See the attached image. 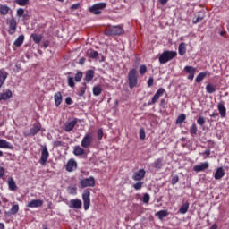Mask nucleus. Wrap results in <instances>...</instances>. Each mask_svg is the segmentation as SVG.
<instances>
[{
  "label": "nucleus",
  "mask_w": 229,
  "mask_h": 229,
  "mask_svg": "<svg viewBox=\"0 0 229 229\" xmlns=\"http://www.w3.org/2000/svg\"><path fill=\"white\" fill-rule=\"evenodd\" d=\"M23 21H30V14H27V13H25V14H23Z\"/></svg>",
  "instance_id": "61"
},
{
  "label": "nucleus",
  "mask_w": 229,
  "mask_h": 229,
  "mask_svg": "<svg viewBox=\"0 0 229 229\" xmlns=\"http://www.w3.org/2000/svg\"><path fill=\"white\" fill-rule=\"evenodd\" d=\"M197 124L203 126V124H205V118L203 116L199 117L197 120Z\"/></svg>",
  "instance_id": "48"
},
{
  "label": "nucleus",
  "mask_w": 229,
  "mask_h": 229,
  "mask_svg": "<svg viewBox=\"0 0 229 229\" xmlns=\"http://www.w3.org/2000/svg\"><path fill=\"white\" fill-rule=\"evenodd\" d=\"M77 191L78 190L76 189V187H69L68 188L69 194H72V196H74L78 193Z\"/></svg>",
  "instance_id": "46"
},
{
  "label": "nucleus",
  "mask_w": 229,
  "mask_h": 229,
  "mask_svg": "<svg viewBox=\"0 0 229 229\" xmlns=\"http://www.w3.org/2000/svg\"><path fill=\"white\" fill-rule=\"evenodd\" d=\"M179 180H180V177L178 175H174L172 178V185H176V183H178Z\"/></svg>",
  "instance_id": "50"
},
{
  "label": "nucleus",
  "mask_w": 229,
  "mask_h": 229,
  "mask_svg": "<svg viewBox=\"0 0 229 229\" xmlns=\"http://www.w3.org/2000/svg\"><path fill=\"white\" fill-rule=\"evenodd\" d=\"M85 153L86 151L80 146H75L73 148V155H75V157H82Z\"/></svg>",
  "instance_id": "23"
},
{
  "label": "nucleus",
  "mask_w": 229,
  "mask_h": 229,
  "mask_svg": "<svg viewBox=\"0 0 229 229\" xmlns=\"http://www.w3.org/2000/svg\"><path fill=\"white\" fill-rule=\"evenodd\" d=\"M47 158H49V151L47 150V147H43L41 150V157L39 160V164H41V165H46Z\"/></svg>",
  "instance_id": "13"
},
{
  "label": "nucleus",
  "mask_w": 229,
  "mask_h": 229,
  "mask_svg": "<svg viewBox=\"0 0 229 229\" xmlns=\"http://www.w3.org/2000/svg\"><path fill=\"white\" fill-rule=\"evenodd\" d=\"M80 8V4H73L71 6V10H78Z\"/></svg>",
  "instance_id": "59"
},
{
  "label": "nucleus",
  "mask_w": 229,
  "mask_h": 229,
  "mask_svg": "<svg viewBox=\"0 0 229 229\" xmlns=\"http://www.w3.org/2000/svg\"><path fill=\"white\" fill-rule=\"evenodd\" d=\"M75 169H78V163L74 159H70L66 164V171L72 173Z\"/></svg>",
  "instance_id": "14"
},
{
  "label": "nucleus",
  "mask_w": 229,
  "mask_h": 229,
  "mask_svg": "<svg viewBox=\"0 0 229 229\" xmlns=\"http://www.w3.org/2000/svg\"><path fill=\"white\" fill-rule=\"evenodd\" d=\"M153 167L155 169H157V171H160L162 167H164V158H157L153 163Z\"/></svg>",
  "instance_id": "22"
},
{
  "label": "nucleus",
  "mask_w": 229,
  "mask_h": 229,
  "mask_svg": "<svg viewBox=\"0 0 229 229\" xmlns=\"http://www.w3.org/2000/svg\"><path fill=\"white\" fill-rule=\"evenodd\" d=\"M6 78H8V72H6L4 70H0V89L3 87Z\"/></svg>",
  "instance_id": "24"
},
{
  "label": "nucleus",
  "mask_w": 229,
  "mask_h": 229,
  "mask_svg": "<svg viewBox=\"0 0 229 229\" xmlns=\"http://www.w3.org/2000/svg\"><path fill=\"white\" fill-rule=\"evenodd\" d=\"M79 64H80V65H83V64H85V57H81V58L79 60Z\"/></svg>",
  "instance_id": "62"
},
{
  "label": "nucleus",
  "mask_w": 229,
  "mask_h": 229,
  "mask_svg": "<svg viewBox=\"0 0 229 229\" xmlns=\"http://www.w3.org/2000/svg\"><path fill=\"white\" fill-rule=\"evenodd\" d=\"M204 155H206V157H210V149L205 150Z\"/></svg>",
  "instance_id": "64"
},
{
  "label": "nucleus",
  "mask_w": 229,
  "mask_h": 229,
  "mask_svg": "<svg viewBox=\"0 0 229 229\" xmlns=\"http://www.w3.org/2000/svg\"><path fill=\"white\" fill-rule=\"evenodd\" d=\"M140 74H144V64H142L140 68Z\"/></svg>",
  "instance_id": "63"
},
{
  "label": "nucleus",
  "mask_w": 229,
  "mask_h": 229,
  "mask_svg": "<svg viewBox=\"0 0 229 229\" xmlns=\"http://www.w3.org/2000/svg\"><path fill=\"white\" fill-rule=\"evenodd\" d=\"M189 202L182 204L179 208L180 214H187V212H189Z\"/></svg>",
  "instance_id": "33"
},
{
  "label": "nucleus",
  "mask_w": 229,
  "mask_h": 229,
  "mask_svg": "<svg viewBox=\"0 0 229 229\" xmlns=\"http://www.w3.org/2000/svg\"><path fill=\"white\" fill-rule=\"evenodd\" d=\"M81 78H83V72H78L75 74V76H74V80H75V81H77V82L81 81Z\"/></svg>",
  "instance_id": "45"
},
{
  "label": "nucleus",
  "mask_w": 229,
  "mask_h": 229,
  "mask_svg": "<svg viewBox=\"0 0 229 229\" xmlns=\"http://www.w3.org/2000/svg\"><path fill=\"white\" fill-rule=\"evenodd\" d=\"M16 15L19 19H21V17L24 16V9L22 8H19L16 12Z\"/></svg>",
  "instance_id": "47"
},
{
  "label": "nucleus",
  "mask_w": 229,
  "mask_h": 229,
  "mask_svg": "<svg viewBox=\"0 0 229 229\" xmlns=\"http://www.w3.org/2000/svg\"><path fill=\"white\" fill-rule=\"evenodd\" d=\"M40 128H42L40 123H35L33 125V127L30 128V131H24L23 135H24V137L35 136V135H37V133H38V131H40Z\"/></svg>",
  "instance_id": "9"
},
{
  "label": "nucleus",
  "mask_w": 229,
  "mask_h": 229,
  "mask_svg": "<svg viewBox=\"0 0 229 229\" xmlns=\"http://www.w3.org/2000/svg\"><path fill=\"white\" fill-rule=\"evenodd\" d=\"M4 173H6V170L4 169V167L0 166V179L4 176Z\"/></svg>",
  "instance_id": "53"
},
{
  "label": "nucleus",
  "mask_w": 229,
  "mask_h": 229,
  "mask_svg": "<svg viewBox=\"0 0 229 229\" xmlns=\"http://www.w3.org/2000/svg\"><path fill=\"white\" fill-rule=\"evenodd\" d=\"M124 30L121 26L107 27L105 30V35L112 37V35H123Z\"/></svg>",
  "instance_id": "3"
},
{
  "label": "nucleus",
  "mask_w": 229,
  "mask_h": 229,
  "mask_svg": "<svg viewBox=\"0 0 229 229\" xmlns=\"http://www.w3.org/2000/svg\"><path fill=\"white\" fill-rule=\"evenodd\" d=\"M13 96V93H12V90L6 89L3 93H0V101H8L10 98Z\"/></svg>",
  "instance_id": "17"
},
{
  "label": "nucleus",
  "mask_w": 229,
  "mask_h": 229,
  "mask_svg": "<svg viewBox=\"0 0 229 229\" xmlns=\"http://www.w3.org/2000/svg\"><path fill=\"white\" fill-rule=\"evenodd\" d=\"M0 149H13V145L6 140H0Z\"/></svg>",
  "instance_id": "20"
},
{
  "label": "nucleus",
  "mask_w": 229,
  "mask_h": 229,
  "mask_svg": "<svg viewBox=\"0 0 229 229\" xmlns=\"http://www.w3.org/2000/svg\"><path fill=\"white\" fill-rule=\"evenodd\" d=\"M44 205V201L40 199H33L27 204L29 208H38V207H42Z\"/></svg>",
  "instance_id": "15"
},
{
  "label": "nucleus",
  "mask_w": 229,
  "mask_h": 229,
  "mask_svg": "<svg viewBox=\"0 0 229 229\" xmlns=\"http://www.w3.org/2000/svg\"><path fill=\"white\" fill-rule=\"evenodd\" d=\"M183 71L186 74H188L187 79L190 80V81H192V80H194V74H196V67L185 66Z\"/></svg>",
  "instance_id": "11"
},
{
  "label": "nucleus",
  "mask_w": 229,
  "mask_h": 229,
  "mask_svg": "<svg viewBox=\"0 0 229 229\" xmlns=\"http://www.w3.org/2000/svg\"><path fill=\"white\" fill-rule=\"evenodd\" d=\"M134 189L139 191V189H142V182H137L134 184Z\"/></svg>",
  "instance_id": "54"
},
{
  "label": "nucleus",
  "mask_w": 229,
  "mask_h": 229,
  "mask_svg": "<svg viewBox=\"0 0 229 229\" xmlns=\"http://www.w3.org/2000/svg\"><path fill=\"white\" fill-rule=\"evenodd\" d=\"M8 12H10V7L7 5H0L1 15H8Z\"/></svg>",
  "instance_id": "36"
},
{
  "label": "nucleus",
  "mask_w": 229,
  "mask_h": 229,
  "mask_svg": "<svg viewBox=\"0 0 229 229\" xmlns=\"http://www.w3.org/2000/svg\"><path fill=\"white\" fill-rule=\"evenodd\" d=\"M101 92H103V89H101L100 85H97V86L93 87V94L95 96H99L101 94Z\"/></svg>",
  "instance_id": "38"
},
{
  "label": "nucleus",
  "mask_w": 229,
  "mask_h": 229,
  "mask_svg": "<svg viewBox=\"0 0 229 229\" xmlns=\"http://www.w3.org/2000/svg\"><path fill=\"white\" fill-rule=\"evenodd\" d=\"M97 135H98V140H101V139H103V129H98L97 131Z\"/></svg>",
  "instance_id": "49"
},
{
  "label": "nucleus",
  "mask_w": 229,
  "mask_h": 229,
  "mask_svg": "<svg viewBox=\"0 0 229 229\" xmlns=\"http://www.w3.org/2000/svg\"><path fill=\"white\" fill-rule=\"evenodd\" d=\"M225 176V170L223 167L217 168V170L215 173V180H221Z\"/></svg>",
  "instance_id": "27"
},
{
  "label": "nucleus",
  "mask_w": 229,
  "mask_h": 229,
  "mask_svg": "<svg viewBox=\"0 0 229 229\" xmlns=\"http://www.w3.org/2000/svg\"><path fill=\"white\" fill-rule=\"evenodd\" d=\"M87 90V82L83 83V86L80 88L78 91V96L81 98V96H85V92Z\"/></svg>",
  "instance_id": "37"
},
{
  "label": "nucleus",
  "mask_w": 229,
  "mask_h": 229,
  "mask_svg": "<svg viewBox=\"0 0 229 229\" xmlns=\"http://www.w3.org/2000/svg\"><path fill=\"white\" fill-rule=\"evenodd\" d=\"M185 119H187V115H185V114H180L176 119V124H182Z\"/></svg>",
  "instance_id": "40"
},
{
  "label": "nucleus",
  "mask_w": 229,
  "mask_h": 229,
  "mask_svg": "<svg viewBox=\"0 0 229 229\" xmlns=\"http://www.w3.org/2000/svg\"><path fill=\"white\" fill-rule=\"evenodd\" d=\"M154 79L153 77H150L148 81V87H153V83H154Z\"/></svg>",
  "instance_id": "55"
},
{
  "label": "nucleus",
  "mask_w": 229,
  "mask_h": 229,
  "mask_svg": "<svg viewBox=\"0 0 229 229\" xmlns=\"http://www.w3.org/2000/svg\"><path fill=\"white\" fill-rule=\"evenodd\" d=\"M218 111L221 117H226V107H225L223 103L218 104Z\"/></svg>",
  "instance_id": "31"
},
{
  "label": "nucleus",
  "mask_w": 229,
  "mask_h": 229,
  "mask_svg": "<svg viewBox=\"0 0 229 229\" xmlns=\"http://www.w3.org/2000/svg\"><path fill=\"white\" fill-rule=\"evenodd\" d=\"M178 53L181 56H183L187 53V45L184 42L180 43L178 47Z\"/></svg>",
  "instance_id": "25"
},
{
  "label": "nucleus",
  "mask_w": 229,
  "mask_h": 229,
  "mask_svg": "<svg viewBox=\"0 0 229 229\" xmlns=\"http://www.w3.org/2000/svg\"><path fill=\"white\" fill-rule=\"evenodd\" d=\"M65 103L66 105H72V98H71V97H67L65 98Z\"/></svg>",
  "instance_id": "58"
},
{
  "label": "nucleus",
  "mask_w": 229,
  "mask_h": 229,
  "mask_svg": "<svg viewBox=\"0 0 229 229\" xmlns=\"http://www.w3.org/2000/svg\"><path fill=\"white\" fill-rule=\"evenodd\" d=\"M67 80H68V85L72 88V89H74L75 87V83H74V78L71 77V76H68L67 77Z\"/></svg>",
  "instance_id": "44"
},
{
  "label": "nucleus",
  "mask_w": 229,
  "mask_h": 229,
  "mask_svg": "<svg viewBox=\"0 0 229 229\" xmlns=\"http://www.w3.org/2000/svg\"><path fill=\"white\" fill-rule=\"evenodd\" d=\"M99 54L98 53V51L95 50H89L88 51V55L89 56V58H98V55Z\"/></svg>",
  "instance_id": "43"
},
{
  "label": "nucleus",
  "mask_w": 229,
  "mask_h": 229,
  "mask_svg": "<svg viewBox=\"0 0 229 229\" xmlns=\"http://www.w3.org/2000/svg\"><path fill=\"white\" fill-rule=\"evenodd\" d=\"M203 21V17L198 16L195 20H192L193 24H198V22H201Z\"/></svg>",
  "instance_id": "51"
},
{
  "label": "nucleus",
  "mask_w": 229,
  "mask_h": 229,
  "mask_svg": "<svg viewBox=\"0 0 229 229\" xmlns=\"http://www.w3.org/2000/svg\"><path fill=\"white\" fill-rule=\"evenodd\" d=\"M144 203H149V194H144Z\"/></svg>",
  "instance_id": "56"
},
{
  "label": "nucleus",
  "mask_w": 229,
  "mask_h": 229,
  "mask_svg": "<svg viewBox=\"0 0 229 229\" xmlns=\"http://www.w3.org/2000/svg\"><path fill=\"white\" fill-rule=\"evenodd\" d=\"M190 133L191 137H195V135L198 134V126L196 125V123H192V125L191 126Z\"/></svg>",
  "instance_id": "35"
},
{
  "label": "nucleus",
  "mask_w": 229,
  "mask_h": 229,
  "mask_svg": "<svg viewBox=\"0 0 229 229\" xmlns=\"http://www.w3.org/2000/svg\"><path fill=\"white\" fill-rule=\"evenodd\" d=\"M6 22L7 25L9 26V35H13L15 31H17V21L15 20V18L13 17L10 20H7Z\"/></svg>",
  "instance_id": "8"
},
{
  "label": "nucleus",
  "mask_w": 229,
  "mask_h": 229,
  "mask_svg": "<svg viewBox=\"0 0 229 229\" xmlns=\"http://www.w3.org/2000/svg\"><path fill=\"white\" fill-rule=\"evenodd\" d=\"M164 94H165V89L164 88H160L159 89H157L156 94L153 96L151 102H149L148 105H155L157 101H158V99H160V98L164 96Z\"/></svg>",
  "instance_id": "12"
},
{
  "label": "nucleus",
  "mask_w": 229,
  "mask_h": 229,
  "mask_svg": "<svg viewBox=\"0 0 229 229\" xmlns=\"http://www.w3.org/2000/svg\"><path fill=\"white\" fill-rule=\"evenodd\" d=\"M178 53L176 51L166 50L164 51L159 56L160 64H167V62H171L173 58H176Z\"/></svg>",
  "instance_id": "1"
},
{
  "label": "nucleus",
  "mask_w": 229,
  "mask_h": 229,
  "mask_svg": "<svg viewBox=\"0 0 229 229\" xmlns=\"http://www.w3.org/2000/svg\"><path fill=\"white\" fill-rule=\"evenodd\" d=\"M54 100H55V106H60V105H62V101H63L62 92H60V91L56 92L54 95Z\"/></svg>",
  "instance_id": "21"
},
{
  "label": "nucleus",
  "mask_w": 229,
  "mask_h": 229,
  "mask_svg": "<svg viewBox=\"0 0 229 229\" xmlns=\"http://www.w3.org/2000/svg\"><path fill=\"white\" fill-rule=\"evenodd\" d=\"M76 124H78V119H76V118H74L73 120H72L70 122H66L64 124V131H66L67 133H69V131H72V130H74Z\"/></svg>",
  "instance_id": "10"
},
{
  "label": "nucleus",
  "mask_w": 229,
  "mask_h": 229,
  "mask_svg": "<svg viewBox=\"0 0 229 229\" xmlns=\"http://www.w3.org/2000/svg\"><path fill=\"white\" fill-rule=\"evenodd\" d=\"M132 178L136 181L139 182L144 178V169H140L139 172H136Z\"/></svg>",
  "instance_id": "26"
},
{
  "label": "nucleus",
  "mask_w": 229,
  "mask_h": 229,
  "mask_svg": "<svg viewBox=\"0 0 229 229\" xmlns=\"http://www.w3.org/2000/svg\"><path fill=\"white\" fill-rule=\"evenodd\" d=\"M208 162L201 163L200 165H195L193 171H195V173H201V171L208 169Z\"/></svg>",
  "instance_id": "18"
},
{
  "label": "nucleus",
  "mask_w": 229,
  "mask_h": 229,
  "mask_svg": "<svg viewBox=\"0 0 229 229\" xmlns=\"http://www.w3.org/2000/svg\"><path fill=\"white\" fill-rule=\"evenodd\" d=\"M81 205H82V203L80 199H71L68 204L70 208H77V209L81 208Z\"/></svg>",
  "instance_id": "16"
},
{
  "label": "nucleus",
  "mask_w": 229,
  "mask_h": 229,
  "mask_svg": "<svg viewBox=\"0 0 229 229\" xmlns=\"http://www.w3.org/2000/svg\"><path fill=\"white\" fill-rule=\"evenodd\" d=\"M140 139H141V140H144V128H141L140 130Z\"/></svg>",
  "instance_id": "57"
},
{
  "label": "nucleus",
  "mask_w": 229,
  "mask_h": 229,
  "mask_svg": "<svg viewBox=\"0 0 229 229\" xmlns=\"http://www.w3.org/2000/svg\"><path fill=\"white\" fill-rule=\"evenodd\" d=\"M82 201L84 210H89V208H90V191L84 190L82 193Z\"/></svg>",
  "instance_id": "7"
},
{
  "label": "nucleus",
  "mask_w": 229,
  "mask_h": 229,
  "mask_svg": "<svg viewBox=\"0 0 229 229\" xmlns=\"http://www.w3.org/2000/svg\"><path fill=\"white\" fill-rule=\"evenodd\" d=\"M166 105H167V101H165V99H161L159 106H161V108H165Z\"/></svg>",
  "instance_id": "52"
},
{
  "label": "nucleus",
  "mask_w": 229,
  "mask_h": 229,
  "mask_svg": "<svg viewBox=\"0 0 229 229\" xmlns=\"http://www.w3.org/2000/svg\"><path fill=\"white\" fill-rule=\"evenodd\" d=\"M157 216L158 219H163L164 217H167V216H169V212L165 210H161L157 213Z\"/></svg>",
  "instance_id": "39"
},
{
  "label": "nucleus",
  "mask_w": 229,
  "mask_h": 229,
  "mask_svg": "<svg viewBox=\"0 0 229 229\" xmlns=\"http://www.w3.org/2000/svg\"><path fill=\"white\" fill-rule=\"evenodd\" d=\"M207 76H210V72L206 71L199 72L195 79L196 83H201V81H203Z\"/></svg>",
  "instance_id": "19"
},
{
  "label": "nucleus",
  "mask_w": 229,
  "mask_h": 229,
  "mask_svg": "<svg viewBox=\"0 0 229 229\" xmlns=\"http://www.w3.org/2000/svg\"><path fill=\"white\" fill-rule=\"evenodd\" d=\"M105 8H106V3L101 2V3L93 4L89 8V12L91 13H94V15H101V10H105Z\"/></svg>",
  "instance_id": "5"
},
{
  "label": "nucleus",
  "mask_w": 229,
  "mask_h": 229,
  "mask_svg": "<svg viewBox=\"0 0 229 229\" xmlns=\"http://www.w3.org/2000/svg\"><path fill=\"white\" fill-rule=\"evenodd\" d=\"M92 142H94V135L92 132H88L83 137L81 146V148H84V149H89L92 146Z\"/></svg>",
  "instance_id": "4"
},
{
  "label": "nucleus",
  "mask_w": 229,
  "mask_h": 229,
  "mask_svg": "<svg viewBox=\"0 0 229 229\" xmlns=\"http://www.w3.org/2000/svg\"><path fill=\"white\" fill-rule=\"evenodd\" d=\"M9 191H15L17 189V183H15V181L13 178H9L7 181Z\"/></svg>",
  "instance_id": "29"
},
{
  "label": "nucleus",
  "mask_w": 229,
  "mask_h": 229,
  "mask_svg": "<svg viewBox=\"0 0 229 229\" xmlns=\"http://www.w3.org/2000/svg\"><path fill=\"white\" fill-rule=\"evenodd\" d=\"M92 80H94V72L93 70H88L86 72L85 81L89 83V81H92Z\"/></svg>",
  "instance_id": "30"
},
{
  "label": "nucleus",
  "mask_w": 229,
  "mask_h": 229,
  "mask_svg": "<svg viewBox=\"0 0 229 229\" xmlns=\"http://www.w3.org/2000/svg\"><path fill=\"white\" fill-rule=\"evenodd\" d=\"M216 90H217V88L216 87V85L212 84V83H208L206 86V92L208 94H214V92H216Z\"/></svg>",
  "instance_id": "28"
},
{
  "label": "nucleus",
  "mask_w": 229,
  "mask_h": 229,
  "mask_svg": "<svg viewBox=\"0 0 229 229\" xmlns=\"http://www.w3.org/2000/svg\"><path fill=\"white\" fill-rule=\"evenodd\" d=\"M19 212V204H14L12 206L9 213L10 214H13V215H15Z\"/></svg>",
  "instance_id": "41"
},
{
  "label": "nucleus",
  "mask_w": 229,
  "mask_h": 229,
  "mask_svg": "<svg viewBox=\"0 0 229 229\" xmlns=\"http://www.w3.org/2000/svg\"><path fill=\"white\" fill-rule=\"evenodd\" d=\"M15 3L19 6H27L30 4V0H15Z\"/></svg>",
  "instance_id": "42"
},
{
  "label": "nucleus",
  "mask_w": 229,
  "mask_h": 229,
  "mask_svg": "<svg viewBox=\"0 0 229 229\" xmlns=\"http://www.w3.org/2000/svg\"><path fill=\"white\" fill-rule=\"evenodd\" d=\"M21 44H24V35H20L13 42V46H16V47H21Z\"/></svg>",
  "instance_id": "32"
},
{
  "label": "nucleus",
  "mask_w": 229,
  "mask_h": 229,
  "mask_svg": "<svg viewBox=\"0 0 229 229\" xmlns=\"http://www.w3.org/2000/svg\"><path fill=\"white\" fill-rule=\"evenodd\" d=\"M80 185L81 189H86V187H96V179L94 176H89L80 181Z\"/></svg>",
  "instance_id": "6"
},
{
  "label": "nucleus",
  "mask_w": 229,
  "mask_h": 229,
  "mask_svg": "<svg viewBox=\"0 0 229 229\" xmlns=\"http://www.w3.org/2000/svg\"><path fill=\"white\" fill-rule=\"evenodd\" d=\"M158 2L160 3V4H162V6H165V4L169 3V0H158Z\"/></svg>",
  "instance_id": "60"
},
{
  "label": "nucleus",
  "mask_w": 229,
  "mask_h": 229,
  "mask_svg": "<svg viewBox=\"0 0 229 229\" xmlns=\"http://www.w3.org/2000/svg\"><path fill=\"white\" fill-rule=\"evenodd\" d=\"M127 83L129 84L130 89H134L137 87L138 78H137V70L131 69L129 71L127 77Z\"/></svg>",
  "instance_id": "2"
},
{
  "label": "nucleus",
  "mask_w": 229,
  "mask_h": 229,
  "mask_svg": "<svg viewBox=\"0 0 229 229\" xmlns=\"http://www.w3.org/2000/svg\"><path fill=\"white\" fill-rule=\"evenodd\" d=\"M30 37L33 42H35V44H40V42H42V35L34 33V34H31Z\"/></svg>",
  "instance_id": "34"
}]
</instances>
